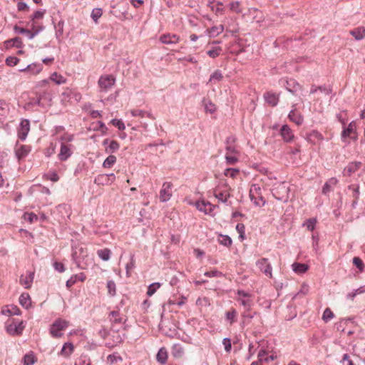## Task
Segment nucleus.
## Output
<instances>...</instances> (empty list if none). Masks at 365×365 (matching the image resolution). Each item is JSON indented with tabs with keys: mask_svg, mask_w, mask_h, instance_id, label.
I'll return each mask as SVG.
<instances>
[{
	"mask_svg": "<svg viewBox=\"0 0 365 365\" xmlns=\"http://www.w3.org/2000/svg\"><path fill=\"white\" fill-rule=\"evenodd\" d=\"M24 327L23 321L16 320L14 318L9 319L5 323L6 331L11 336L21 335Z\"/></svg>",
	"mask_w": 365,
	"mask_h": 365,
	"instance_id": "nucleus-1",
	"label": "nucleus"
},
{
	"mask_svg": "<svg viewBox=\"0 0 365 365\" xmlns=\"http://www.w3.org/2000/svg\"><path fill=\"white\" fill-rule=\"evenodd\" d=\"M67 327L68 323L66 320L58 319L51 326L50 333L53 337H61Z\"/></svg>",
	"mask_w": 365,
	"mask_h": 365,
	"instance_id": "nucleus-2",
	"label": "nucleus"
},
{
	"mask_svg": "<svg viewBox=\"0 0 365 365\" xmlns=\"http://www.w3.org/2000/svg\"><path fill=\"white\" fill-rule=\"evenodd\" d=\"M230 187L226 183L222 184L216 187L214 190L215 197L220 202H225L230 197Z\"/></svg>",
	"mask_w": 365,
	"mask_h": 365,
	"instance_id": "nucleus-3",
	"label": "nucleus"
},
{
	"mask_svg": "<svg viewBox=\"0 0 365 365\" xmlns=\"http://www.w3.org/2000/svg\"><path fill=\"white\" fill-rule=\"evenodd\" d=\"M115 83V78L112 75L101 76L98 80V84L101 92L108 91Z\"/></svg>",
	"mask_w": 365,
	"mask_h": 365,
	"instance_id": "nucleus-4",
	"label": "nucleus"
},
{
	"mask_svg": "<svg viewBox=\"0 0 365 365\" xmlns=\"http://www.w3.org/2000/svg\"><path fill=\"white\" fill-rule=\"evenodd\" d=\"M173 182H165L163 183L162 187L159 192V199L160 202H165L170 200L173 196Z\"/></svg>",
	"mask_w": 365,
	"mask_h": 365,
	"instance_id": "nucleus-5",
	"label": "nucleus"
},
{
	"mask_svg": "<svg viewBox=\"0 0 365 365\" xmlns=\"http://www.w3.org/2000/svg\"><path fill=\"white\" fill-rule=\"evenodd\" d=\"M250 197L251 200L257 206H263L265 203L262 193L261 188L257 185H254L250 190Z\"/></svg>",
	"mask_w": 365,
	"mask_h": 365,
	"instance_id": "nucleus-6",
	"label": "nucleus"
},
{
	"mask_svg": "<svg viewBox=\"0 0 365 365\" xmlns=\"http://www.w3.org/2000/svg\"><path fill=\"white\" fill-rule=\"evenodd\" d=\"M45 14V10H38L34 12L31 16V29L34 34H37L41 28L38 26V21L42 19Z\"/></svg>",
	"mask_w": 365,
	"mask_h": 365,
	"instance_id": "nucleus-7",
	"label": "nucleus"
},
{
	"mask_svg": "<svg viewBox=\"0 0 365 365\" xmlns=\"http://www.w3.org/2000/svg\"><path fill=\"white\" fill-rule=\"evenodd\" d=\"M256 265L267 277L272 278V268L267 258L258 259L256 262Z\"/></svg>",
	"mask_w": 365,
	"mask_h": 365,
	"instance_id": "nucleus-8",
	"label": "nucleus"
},
{
	"mask_svg": "<svg viewBox=\"0 0 365 365\" xmlns=\"http://www.w3.org/2000/svg\"><path fill=\"white\" fill-rule=\"evenodd\" d=\"M30 130V122L29 120L23 119L18 128V137L21 140H24Z\"/></svg>",
	"mask_w": 365,
	"mask_h": 365,
	"instance_id": "nucleus-9",
	"label": "nucleus"
},
{
	"mask_svg": "<svg viewBox=\"0 0 365 365\" xmlns=\"http://www.w3.org/2000/svg\"><path fill=\"white\" fill-rule=\"evenodd\" d=\"M196 207L199 211L203 212L205 214H210L215 207L209 202L200 200L196 202Z\"/></svg>",
	"mask_w": 365,
	"mask_h": 365,
	"instance_id": "nucleus-10",
	"label": "nucleus"
},
{
	"mask_svg": "<svg viewBox=\"0 0 365 365\" xmlns=\"http://www.w3.org/2000/svg\"><path fill=\"white\" fill-rule=\"evenodd\" d=\"M34 273L33 272H27L25 274H22L20 277V284L26 289H29L33 283Z\"/></svg>",
	"mask_w": 365,
	"mask_h": 365,
	"instance_id": "nucleus-11",
	"label": "nucleus"
},
{
	"mask_svg": "<svg viewBox=\"0 0 365 365\" xmlns=\"http://www.w3.org/2000/svg\"><path fill=\"white\" fill-rule=\"evenodd\" d=\"M342 138H350L353 139L356 138V124L354 122H351L348 127L344 129L341 134Z\"/></svg>",
	"mask_w": 365,
	"mask_h": 365,
	"instance_id": "nucleus-12",
	"label": "nucleus"
},
{
	"mask_svg": "<svg viewBox=\"0 0 365 365\" xmlns=\"http://www.w3.org/2000/svg\"><path fill=\"white\" fill-rule=\"evenodd\" d=\"M323 140V135L317 130H312L307 135V140L314 145L320 144Z\"/></svg>",
	"mask_w": 365,
	"mask_h": 365,
	"instance_id": "nucleus-13",
	"label": "nucleus"
},
{
	"mask_svg": "<svg viewBox=\"0 0 365 365\" xmlns=\"http://www.w3.org/2000/svg\"><path fill=\"white\" fill-rule=\"evenodd\" d=\"M1 312L4 315H19L21 314L20 309L15 305H6L1 308Z\"/></svg>",
	"mask_w": 365,
	"mask_h": 365,
	"instance_id": "nucleus-14",
	"label": "nucleus"
},
{
	"mask_svg": "<svg viewBox=\"0 0 365 365\" xmlns=\"http://www.w3.org/2000/svg\"><path fill=\"white\" fill-rule=\"evenodd\" d=\"M30 147L28 145H20L19 147L16 148L15 154L18 160H21L25 158L30 152Z\"/></svg>",
	"mask_w": 365,
	"mask_h": 365,
	"instance_id": "nucleus-15",
	"label": "nucleus"
},
{
	"mask_svg": "<svg viewBox=\"0 0 365 365\" xmlns=\"http://www.w3.org/2000/svg\"><path fill=\"white\" fill-rule=\"evenodd\" d=\"M281 135L284 140L286 142H290L294 138V134L289 127L284 125L282 127L280 130Z\"/></svg>",
	"mask_w": 365,
	"mask_h": 365,
	"instance_id": "nucleus-16",
	"label": "nucleus"
},
{
	"mask_svg": "<svg viewBox=\"0 0 365 365\" xmlns=\"http://www.w3.org/2000/svg\"><path fill=\"white\" fill-rule=\"evenodd\" d=\"M180 38L175 34H164L160 37V41L163 43H176L179 41Z\"/></svg>",
	"mask_w": 365,
	"mask_h": 365,
	"instance_id": "nucleus-17",
	"label": "nucleus"
},
{
	"mask_svg": "<svg viewBox=\"0 0 365 365\" xmlns=\"http://www.w3.org/2000/svg\"><path fill=\"white\" fill-rule=\"evenodd\" d=\"M361 166V163L360 162H352L350 163L345 168H344V174L347 175H351V174L356 173Z\"/></svg>",
	"mask_w": 365,
	"mask_h": 365,
	"instance_id": "nucleus-18",
	"label": "nucleus"
},
{
	"mask_svg": "<svg viewBox=\"0 0 365 365\" xmlns=\"http://www.w3.org/2000/svg\"><path fill=\"white\" fill-rule=\"evenodd\" d=\"M89 130H99L102 135H106L108 131V128L106 125L101 121H97L92 123L89 126Z\"/></svg>",
	"mask_w": 365,
	"mask_h": 365,
	"instance_id": "nucleus-19",
	"label": "nucleus"
},
{
	"mask_svg": "<svg viewBox=\"0 0 365 365\" xmlns=\"http://www.w3.org/2000/svg\"><path fill=\"white\" fill-rule=\"evenodd\" d=\"M349 34L357 41L361 40L365 37V28L359 26L349 31Z\"/></svg>",
	"mask_w": 365,
	"mask_h": 365,
	"instance_id": "nucleus-20",
	"label": "nucleus"
},
{
	"mask_svg": "<svg viewBox=\"0 0 365 365\" xmlns=\"http://www.w3.org/2000/svg\"><path fill=\"white\" fill-rule=\"evenodd\" d=\"M266 102L271 106H275L279 101V96L272 92H267L264 94Z\"/></svg>",
	"mask_w": 365,
	"mask_h": 365,
	"instance_id": "nucleus-21",
	"label": "nucleus"
},
{
	"mask_svg": "<svg viewBox=\"0 0 365 365\" xmlns=\"http://www.w3.org/2000/svg\"><path fill=\"white\" fill-rule=\"evenodd\" d=\"M68 158V145L67 140L61 142V150L58 158L61 160H66Z\"/></svg>",
	"mask_w": 365,
	"mask_h": 365,
	"instance_id": "nucleus-22",
	"label": "nucleus"
},
{
	"mask_svg": "<svg viewBox=\"0 0 365 365\" xmlns=\"http://www.w3.org/2000/svg\"><path fill=\"white\" fill-rule=\"evenodd\" d=\"M42 71V67L39 64L32 63L29 65L26 68L21 69V72H29L33 75H37Z\"/></svg>",
	"mask_w": 365,
	"mask_h": 365,
	"instance_id": "nucleus-23",
	"label": "nucleus"
},
{
	"mask_svg": "<svg viewBox=\"0 0 365 365\" xmlns=\"http://www.w3.org/2000/svg\"><path fill=\"white\" fill-rule=\"evenodd\" d=\"M225 160L227 165H235L238 162V153L235 150L227 152L225 155Z\"/></svg>",
	"mask_w": 365,
	"mask_h": 365,
	"instance_id": "nucleus-24",
	"label": "nucleus"
},
{
	"mask_svg": "<svg viewBox=\"0 0 365 365\" xmlns=\"http://www.w3.org/2000/svg\"><path fill=\"white\" fill-rule=\"evenodd\" d=\"M288 117L291 121L295 123L297 125H301L303 122V118L301 114L294 110L289 113Z\"/></svg>",
	"mask_w": 365,
	"mask_h": 365,
	"instance_id": "nucleus-25",
	"label": "nucleus"
},
{
	"mask_svg": "<svg viewBox=\"0 0 365 365\" xmlns=\"http://www.w3.org/2000/svg\"><path fill=\"white\" fill-rule=\"evenodd\" d=\"M168 357V355L166 349L164 347L160 349L156 356L157 361L162 364H165L167 361Z\"/></svg>",
	"mask_w": 365,
	"mask_h": 365,
	"instance_id": "nucleus-26",
	"label": "nucleus"
},
{
	"mask_svg": "<svg viewBox=\"0 0 365 365\" xmlns=\"http://www.w3.org/2000/svg\"><path fill=\"white\" fill-rule=\"evenodd\" d=\"M228 7L230 11L236 13V14H241L242 12V4L239 1H231L228 4Z\"/></svg>",
	"mask_w": 365,
	"mask_h": 365,
	"instance_id": "nucleus-27",
	"label": "nucleus"
},
{
	"mask_svg": "<svg viewBox=\"0 0 365 365\" xmlns=\"http://www.w3.org/2000/svg\"><path fill=\"white\" fill-rule=\"evenodd\" d=\"M49 80L56 83L58 85L66 83V78L63 76L61 74H58L56 72H55L51 75Z\"/></svg>",
	"mask_w": 365,
	"mask_h": 365,
	"instance_id": "nucleus-28",
	"label": "nucleus"
},
{
	"mask_svg": "<svg viewBox=\"0 0 365 365\" xmlns=\"http://www.w3.org/2000/svg\"><path fill=\"white\" fill-rule=\"evenodd\" d=\"M292 269L294 272H295L297 274H303L306 272L308 270V265L306 264H301V263H294L292 265Z\"/></svg>",
	"mask_w": 365,
	"mask_h": 365,
	"instance_id": "nucleus-29",
	"label": "nucleus"
},
{
	"mask_svg": "<svg viewBox=\"0 0 365 365\" xmlns=\"http://www.w3.org/2000/svg\"><path fill=\"white\" fill-rule=\"evenodd\" d=\"M120 148V144L116 140H111L110 144L105 148V151L107 153H113Z\"/></svg>",
	"mask_w": 365,
	"mask_h": 365,
	"instance_id": "nucleus-30",
	"label": "nucleus"
},
{
	"mask_svg": "<svg viewBox=\"0 0 365 365\" xmlns=\"http://www.w3.org/2000/svg\"><path fill=\"white\" fill-rule=\"evenodd\" d=\"M184 349L180 344H175L172 348V354L175 358H181L183 356Z\"/></svg>",
	"mask_w": 365,
	"mask_h": 365,
	"instance_id": "nucleus-31",
	"label": "nucleus"
},
{
	"mask_svg": "<svg viewBox=\"0 0 365 365\" xmlns=\"http://www.w3.org/2000/svg\"><path fill=\"white\" fill-rule=\"evenodd\" d=\"M249 13L250 14L253 16V19L255 20L257 23L262 21L264 19L262 11H259L257 9H249Z\"/></svg>",
	"mask_w": 365,
	"mask_h": 365,
	"instance_id": "nucleus-32",
	"label": "nucleus"
},
{
	"mask_svg": "<svg viewBox=\"0 0 365 365\" xmlns=\"http://www.w3.org/2000/svg\"><path fill=\"white\" fill-rule=\"evenodd\" d=\"M37 361L36 357L33 352L26 354L24 357V365H32Z\"/></svg>",
	"mask_w": 365,
	"mask_h": 365,
	"instance_id": "nucleus-33",
	"label": "nucleus"
},
{
	"mask_svg": "<svg viewBox=\"0 0 365 365\" xmlns=\"http://www.w3.org/2000/svg\"><path fill=\"white\" fill-rule=\"evenodd\" d=\"M111 251L108 248L101 249L97 251L98 256L104 261L110 259Z\"/></svg>",
	"mask_w": 365,
	"mask_h": 365,
	"instance_id": "nucleus-34",
	"label": "nucleus"
},
{
	"mask_svg": "<svg viewBox=\"0 0 365 365\" xmlns=\"http://www.w3.org/2000/svg\"><path fill=\"white\" fill-rule=\"evenodd\" d=\"M116 157L113 155H110L103 163V167L105 168H110L116 163Z\"/></svg>",
	"mask_w": 365,
	"mask_h": 365,
	"instance_id": "nucleus-35",
	"label": "nucleus"
},
{
	"mask_svg": "<svg viewBox=\"0 0 365 365\" xmlns=\"http://www.w3.org/2000/svg\"><path fill=\"white\" fill-rule=\"evenodd\" d=\"M237 312L235 309L231 308L228 312H226V319L230 321V324H232L236 322Z\"/></svg>",
	"mask_w": 365,
	"mask_h": 365,
	"instance_id": "nucleus-36",
	"label": "nucleus"
},
{
	"mask_svg": "<svg viewBox=\"0 0 365 365\" xmlns=\"http://www.w3.org/2000/svg\"><path fill=\"white\" fill-rule=\"evenodd\" d=\"M266 355H267V353L264 350H261L258 353V359L261 363L262 361L269 362L270 361H273L276 358V356H274L273 355H271L269 356H266Z\"/></svg>",
	"mask_w": 365,
	"mask_h": 365,
	"instance_id": "nucleus-37",
	"label": "nucleus"
},
{
	"mask_svg": "<svg viewBox=\"0 0 365 365\" xmlns=\"http://www.w3.org/2000/svg\"><path fill=\"white\" fill-rule=\"evenodd\" d=\"M130 113L133 117L143 118L145 115H147L148 118L154 119V117H153V115L150 113H146L145 111L140 110V109H133V110H130Z\"/></svg>",
	"mask_w": 365,
	"mask_h": 365,
	"instance_id": "nucleus-38",
	"label": "nucleus"
},
{
	"mask_svg": "<svg viewBox=\"0 0 365 365\" xmlns=\"http://www.w3.org/2000/svg\"><path fill=\"white\" fill-rule=\"evenodd\" d=\"M240 174V170L236 168H227L225 170L224 175L226 177L231 178L232 179L236 178Z\"/></svg>",
	"mask_w": 365,
	"mask_h": 365,
	"instance_id": "nucleus-39",
	"label": "nucleus"
},
{
	"mask_svg": "<svg viewBox=\"0 0 365 365\" xmlns=\"http://www.w3.org/2000/svg\"><path fill=\"white\" fill-rule=\"evenodd\" d=\"M19 302L23 307L28 308L31 303L29 294L23 293L19 297Z\"/></svg>",
	"mask_w": 365,
	"mask_h": 365,
	"instance_id": "nucleus-40",
	"label": "nucleus"
},
{
	"mask_svg": "<svg viewBox=\"0 0 365 365\" xmlns=\"http://www.w3.org/2000/svg\"><path fill=\"white\" fill-rule=\"evenodd\" d=\"M160 286L161 284L159 282H155L151 284L148 288L147 295L148 297L153 296L155 293V292L160 287Z\"/></svg>",
	"mask_w": 365,
	"mask_h": 365,
	"instance_id": "nucleus-41",
	"label": "nucleus"
},
{
	"mask_svg": "<svg viewBox=\"0 0 365 365\" xmlns=\"http://www.w3.org/2000/svg\"><path fill=\"white\" fill-rule=\"evenodd\" d=\"M353 264L356 267L358 268L360 272H364L365 265L363 261L359 257H354L353 258Z\"/></svg>",
	"mask_w": 365,
	"mask_h": 365,
	"instance_id": "nucleus-42",
	"label": "nucleus"
},
{
	"mask_svg": "<svg viewBox=\"0 0 365 365\" xmlns=\"http://www.w3.org/2000/svg\"><path fill=\"white\" fill-rule=\"evenodd\" d=\"M218 242L226 247H230L232 244V240L227 235H220L218 238Z\"/></svg>",
	"mask_w": 365,
	"mask_h": 365,
	"instance_id": "nucleus-43",
	"label": "nucleus"
},
{
	"mask_svg": "<svg viewBox=\"0 0 365 365\" xmlns=\"http://www.w3.org/2000/svg\"><path fill=\"white\" fill-rule=\"evenodd\" d=\"M236 230L239 233L240 240L243 241L245 238V226L242 223H238L236 226Z\"/></svg>",
	"mask_w": 365,
	"mask_h": 365,
	"instance_id": "nucleus-44",
	"label": "nucleus"
},
{
	"mask_svg": "<svg viewBox=\"0 0 365 365\" xmlns=\"http://www.w3.org/2000/svg\"><path fill=\"white\" fill-rule=\"evenodd\" d=\"M334 317V313L332 312V311L329 309V308H327L324 313H323V315H322V319L325 322H329V320H331V319H333Z\"/></svg>",
	"mask_w": 365,
	"mask_h": 365,
	"instance_id": "nucleus-45",
	"label": "nucleus"
},
{
	"mask_svg": "<svg viewBox=\"0 0 365 365\" xmlns=\"http://www.w3.org/2000/svg\"><path fill=\"white\" fill-rule=\"evenodd\" d=\"M23 217H24V220L28 221L30 223H33V222L37 221V220H38L37 215L33 212H30V213L26 212V213H24Z\"/></svg>",
	"mask_w": 365,
	"mask_h": 365,
	"instance_id": "nucleus-46",
	"label": "nucleus"
},
{
	"mask_svg": "<svg viewBox=\"0 0 365 365\" xmlns=\"http://www.w3.org/2000/svg\"><path fill=\"white\" fill-rule=\"evenodd\" d=\"M107 289H108V294L110 295V296H114L116 293V289H115V284L113 281H108L107 282Z\"/></svg>",
	"mask_w": 365,
	"mask_h": 365,
	"instance_id": "nucleus-47",
	"label": "nucleus"
},
{
	"mask_svg": "<svg viewBox=\"0 0 365 365\" xmlns=\"http://www.w3.org/2000/svg\"><path fill=\"white\" fill-rule=\"evenodd\" d=\"M103 11L101 9L96 8L92 11L91 17L94 20L96 23H97L98 19L102 16Z\"/></svg>",
	"mask_w": 365,
	"mask_h": 365,
	"instance_id": "nucleus-48",
	"label": "nucleus"
},
{
	"mask_svg": "<svg viewBox=\"0 0 365 365\" xmlns=\"http://www.w3.org/2000/svg\"><path fill=\"white\" fill-rule=\"evenodd\" d=\"M86 279V276L83 273H80L79 274H76L70 277V285L71 284H74L78 281L83 282Z\"/></svg>",
	"mask_w": 365,
	"mask_h": 365,
	"instance_id": "nucleus-49",
	"label": "nucleus"
},
{
	"mask_svg": "<svg viewBox=\"0 0 365 365\" xmlns=\"http://www.w3.org/2000/svg\"><path fill=\"white\" fill-rule=\"evenodd\" d=\"M110 123L113 126L118 128L120 130H123L125 128V124H124V123L121 120L113 119L110 121Z\"/></svg>",
	"mask_w": 365,
	"mask_h": 365,
	"instance_id": "nucleus-50",
	"label": "nucleus"
},
{
	"mask_svg": "<svg viewBox=\"0 0 365 365\" xmlns=\"http://www.w3.org/2000/svg\"><path fill=\"white\" fill-rule=\"evenodd\" d=\"M19 62V59L15 56H9L6 59V63L9 66H14Z\"/></svg>",
	"mask_w": 365,
	"mask_h": 365,
	"instance_id": "nucleus-51",
	"label": "nucleus"
},
{
	"mask_svg": "<svg viewBox=\"0 0 365 365\" xmlns=\"http://www.w3.org/2000/svg\"><path fill=\"white\" fill-rule=\"evenodd\" d=\"M223 76L220 71H215L210 76V81H220Z\"/></svg>",
	"mask_w": 365,
	"mask_h": 365,
	"instance_id": "nucleus-52",
	"label": "nucleus"
},
{
	"mask_svg": "<svg viewBox=\"0 0 365 365\" xmlns=\"http://www.w3.org/2000/svg\"><path fill=\"white\" fill-rule=\"evenodd\" d=\"M222 51V48L220 47H216L212 50H209L207 51V55L211 58H215L218 56Z\"/></svg>",
	"mask_w": 365,
	"mask_h": 365,
	"instance_id": "nucleus-53",
	"label": "nucleus"
},
{
	"mask_svg": "<svg viewBox=\"0 0 365 365\" xmlns=\"http://www.w3.org/2000/svg\"><path fill=\"white\" fill-rule=\"evenodd\" d=\"M317 223V220L314 218H310L306 221L304 225L307 226V229L310 231L314 230L315 227V225Z\"/></svg>",
	"mask_w": 365,
	"mask_h": 365,
	"instance_id": "nucleus-54",
	"label": "nucleus"
},
{
	"mask_svg": "<svg viewBox=\"0 0 365 365\" xmlns=\"http://www.w3.org/2000/svg\"><path fill=\"white\" fill-rule=\"evenodd\" d=\"M110 321L115 322V323H120L122 319L120 317V314L118 312L113 311L110 314Z\"/></svg>",
	"mask_w": 365,
	"mask_h": 365,
	"instance_id": "nucleus-55",
	"label": "nucleus"
},
{
	"mask_svg": "<svg viewBox=\"0 0 365 365\" xmlns=\"http://www.w3.org/2000/svg\"><path fill=\"white\" fill-rule=\"evenodd\" d=\"M237 300L240 302L242 306L247 309H249L252 304L251 298H237Z\"/></svg>",
	"mask_w": 365,
	"mask_h": 365,
	"instance_id": "nucleus-56",
	"label": "nucleus"
},
{
	"mask_svg": "<svg viewBox=\"0 0 365 365\" xmlns=\"http://www.w3.org/2000/svg\"><path fill=\"white\" fill-rule=\"evenodd\" d=\"M43 178L46 180H50L53 182H56L58 180V176L56 173H48L43 175Z\"/></svg>",
	"mask_w": 365,
	"mask_h": 365,
	"instance_id": "nucleus-57",
	"label": "nucleus"
},
{
	"mask_svg": "<svg viewBox=\"0 0 365 365\" xmlns=\"http://www.w3.org/2000/svg\"><path fill=\"white\" fill-rule=\"evenodd\" d=\"M17 9L19 11L28 12L29 11V6L27 5V4L20 1L17 4Z\"/></svg>",
	"mask_w": 365,
	"mask_h": 365,
	"instance_id": "nucleus-58",
	"label": "nucleus"
},
{
	"mask_svg": "<svg viewBox=\"0 0 365 365\" xmlns=\"http://www.w3.org/2000/svg\"><path fill=\"white\" fill-rule=\"evenodd\" d=\"M118 360L122 361V359L120 356H119L116 354H110L107 357L108 362H109L110 364L117 362Z\"/></svg>",
	"mask_w": 365,
	"mask_h": 365,
	"instance_id": "nucleus-59",
	"label": "nucleus"
},
{
	"mask_svg": "<svg viewBox=\"0 0 365 365\" xmlns=\"http://www.w3.org/2000/svg\"><path fill=\"white\" fill-rule=\"evenodd\" d=\"M205 109L206 112H209L210 113H213L216 110V106L214 103L211 102H208L205 103Z\"/></svg>",
	"mask_w": 365,
	"mask_h": 365,
	"instance_id": "nucleus-60",
	"label": "nucleus"
},
{
	"mask_svg": "<svg viewBox=\"0 0 365 365\" xmlns=\"http://www.w3.org/2000/svg\"><path fill=\"white\" fill-rule=\"evenodd\" d=\"M15 30L19 31L21 34H26L30 38H33V36L34 35V34H33L31 31H30L29 29H24V28H20V27L16 26Z\"/></svg>",
	"mask_w": 365,
	"mask_h": 365,
	"instance_id": "nucleus-61",
	"label": "nucleus"
},
{
	"mask_svg": "<svg viewBox=\"0 0 365 365\" xmlns=\"http://www.w3.org/2000/svg\"><path fill=\"white\" fill-rule=\"evenodd\" d=\"M221 274H222L221 272L217 271V269L212 270L210 272H206L205 273V276H206L207 277H219V276H221Z\"/></svg>",
	"mask_w": 365,
	"mask_h": 365,
	"instance_id": "nucleus-62",
	"label": "nucleus"
},
{
	"mask_svg": "<svg viewBox=\"0 0 365 365\" xmlns=\"http://www.w3.org/2000/svg\"><path fill=\"white\" fill-rule=\"evenodd\" d=\"M222 343H223V345L225 346V351L227 352H230L232 349V344H231L230 339L225 338L223 339Z\"/></svg>",
	"mask_w": 365,
	"mask_h": 365,
	"instance_id": "nucleus-63",
	"label": "nucleus"
},
{
	"mask_svg": "<svg viewBox=\"0 0 365 365\" xmlns=\"http://www.w3.org/2000/svg\"><path fill=\"white\" fill-rule=\"evenodd\" d=\"M242 317L243 318V323L244 324L249 323L250 319L252 318V316L248 312H245L242 314Z\"/></svg>",
	"mask_w": 365,
	"mask_h": 365,
	"instance_id": "nucleus-64",
	"label": "nucleus"
}]
</instances>
